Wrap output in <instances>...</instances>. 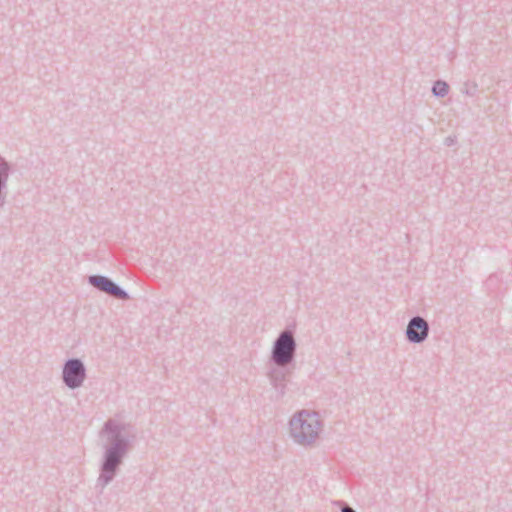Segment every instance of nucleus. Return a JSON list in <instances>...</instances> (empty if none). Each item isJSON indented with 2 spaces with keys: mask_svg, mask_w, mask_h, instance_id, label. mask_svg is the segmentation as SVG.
Listing matches in <instances>:
<instances>
[{
  "mask_svg": "<svg viewBox=\"0 0 512 512\" xmlns=\"http://www.w3.org/2000/svg\"><path fill=\"white\" fill-rule=\"evenodd\" d=\"M343 512H354L351 508L346 507L343 509Z\"/></svg>",
  "mask_w": 512,
  "mask_h": 512,
  "instance_id": "obj_8",
  "label": "nucleus"
},
{
  "mask_svg": "<svg viewBox=\"0 0 512 512\" xmlns=\"http://www.w3.org/2000/svg\"><path fill=\"white\" fill-rule=\"evenodd\" d=\"M291 427L293 431L300 430L298 437L301 441H305L317 434L318 423L309 414H300L291 421Z\"/></svg>",
  "mask_w": 512,
  "mask_h": 512,
  "instance_id": "obj_1",
  "label": "nucleus"
},
{
  "mask_svg": "<svg viewBox=\"0 0 512 512\" xmlns=\"http://www.w3.org/2000/svg\"><path fill=\"white\" fill-rule=\"evenodd\" d=\"M294 350V341L292 336L285 332L283 333L274 348V359L278 364H285L290 361Z\"/></svg>",
  "mask_w": 512,
  "mask_h": 512,
  "instance_id": "obj_2",
  "label": "nucleus"
},
{
  "mask_svg": "<svg viewBox=\"0 0 512 512\" xmlns=\"http://www.w3.org/2000/svg\"><path fill=\"white\" fill-rule=\"evenodd\" d=\"M117 462L118 460L114 457V455H109L104 466L105 470L112 471L115 468Z\"/></svg>",
  "mask_w": 512,
  "mask_h": 512,
  "instance_id": "obj_7",
  "label": "nucleus"
},
{
  "mask_svg": "<svg viewBox=\"0 0 512 512\" xmlns=\"http://www.w3.org/2000/svg\"><path fill=\"white\" fill-rule=\"evenodd\" d=\"M448 86L445 82H437L433 87V92L435 95L443 96L447 93Z\"/></svg>",
  "mask_w": 512,
  "mask_h": 512,
  "instance_id": "obj_6",
  "label": "nucleus"
},
{
  "mask_svg": "<svg viewBox=\"0 0 512 512\" xmlns=\"http://www.w3.org/2000/svg\"><path fill=\"white\" fill-rule=\"evenodd\" d=\"M427 323L419 317L411 320L407 328V337L410 341L420 342L427 335Z\"/></svg>",
  "mask_w": 512,
  "mask_h": 512,
  "instance_id": "obj_4",
  "label": "nucleus"
},
{
  "mask_svg": "<svg viewBox=\"0 0 512 512\" xmlns=\"http://www.w3.org/2000/svg\"><path fill=\"white\" fill-rule=\"evenodd\" d=\"M84 378V369L78 360L69 361L64 368V380L72 388L80 385Z\"/></svg>",
  "mask_w": 512,
  "mask_h": 512,
  "instance_id": "obj_3",
  "label": "nucleus"
},
{
  "mask_svg": "<svg viewBox=\"0 0 512 512\" xmlns=\"http://www.w3.org/2000/svg\"><path fill=\"white\" fill-rule=\"evenodd\" d=\"M91 283L101 289L102 291H105L115 297L123 298L125 299L127 297L126 293L119 289L113 282H111L109 279L105 277H92Z\"/></svg>",
  "mask_w": 512,
  "mask_h": 512,
  "instance_id": "obj_5",
  "label": "nucleus"
}]
</instances>
